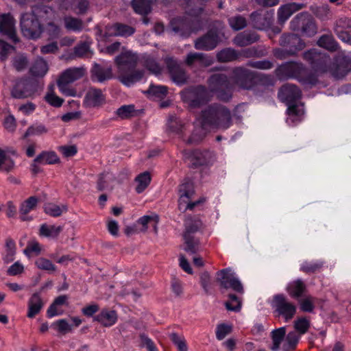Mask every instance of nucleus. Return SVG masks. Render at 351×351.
Instances as JSON below:
<instances>
[{
    "label": "nucleus",
    "instance_id": "nucleus-18",
    "mask_svg": "<svg viewBox=\"0 0 351 351\" xmlns=\"http://www.w3.org/2000/svg\"><path fill=\"white\" fill-rule=\"evenodd\" d=\"M0 33L7 36L14 43L19 40L16 34L15 20L9 13L0 14Z\"/></svg>",
    "mask_w": 351,
    "mask_h": 351
},
{
    "label": "nucleus",
    "instance_id": "nucleus-11",
    "mask_svg": "<svg viewBox=\"0 0 351 351\" xmlns=\"http://www.w3.org/2000/svg\"><path fill=\"white\" fill-rule=\"evenodd\" d=\"M291 29L295 32L311 36L316 34L317 29L312 16L306 12L300 13L295 16L290 23Z\"/></svg>",
    "mask_w": 351,
    "mask_h": 351
},
{
    "label": "nucleus",
    "instance_id": "nucleus-58",
    "mask_svg": "<svg viewBox=\"0 0 351 351\" xmlns=\"http://www.w3.org/2000/svg\"><path fill=\"white\" fill-rule=\"evenodd\" d=\"M206 89L203 86H198L195 89L194 93L197 95V97L192 99L191 101V106L193 107L199 106L202 104L206 101L204 98L206 94Z\"/></svg>",
    "mask_w": 351,
    "mask_h": 351
},
{
    "label": "nucleus",
    "instance_id": "nucleus-28",
    "mask_svg": "<svg viewBox=\"0 0 351 351\" xmlns=\"http://www.w3.org/2000/svg\"><path fill=\"white\" fill-rule=\"evenodd\" d=\"M117 313L114 310L102 309L101 312L94 317V320L100 323L104 327H110L117 321Z\"/></svg>",
    "mask_w": 351,
    "mask_h": 351
},
{
    "label": "nucleus",
    "instance_id": "nucleus-25",
    "mask_svg": "<svg viewBox=\"0 0 351 351\" xmlns=\"http://www.w3.org/2000/svg\"><path fill=\"white\" fill-rule=\"evenodd\" d=\"M172 31L183 37H188L192 32H197L203 27L199 23L197 27L189 26L188 23L181 19H174L171 23Z\"/></svg>",
    "mask_w": 351,
    "mask_h": 351
},
{
    "label": "nucleus",
    "instance_id": "nucleus-17",
    "mask_svg": "<svg viewBox=\"0 0 351 351\" xmlns=\"http://www.w3.org/2000/svg\"><path fill=\"white\" fill-rule=\"evenodd\" d=\"M234 77L236 83L242 88L250 89L254 83L256 73L249 69L237 67L233 71Z\"/></svg>",
    "mask_w": 351,
    "mask_h": 351
},
{
    "label": "nucleus",
    "instance_id": "nucleus-29",
    "mask_svg": "<svg viewBox=\"0 0 351 351\" xmlns=\"http://www.w3.org/2000/svg\"><path fill=\"white\" fill-rule=\"evenodd\" d=\"M38 203V199L35 196H32L23 202L20 206L19 214L22 221H29L32 217L28 215V213L34 210Z\"/></svg>",
    "mask_w": 351,
    "mask_h": 351
},
{
    "label": "nucleus",
    "instance_id": "nucleus-42",
    "mask_svg": "<svg viewBox=\"0 0 351 351\" xmlns=\"http://www.w3.org/2000/svg\"><path fill=\"white\" fill-rule=\"evenodd\" d=\"M35 162L39 164H57L60 162V158L54 152H42L35 158Z\"/></svg>",
    "mask_w": 351,
    "mask_h": 351
},
{
    "label": "nucleus",
    "instance_id": "nucleus-24",
    "mask_svg": "<svg viewBox=\"0 0 351 351\" xmlns=\"http://www.w3.org/2000/svg\"><path fill=\"white\" fill-rule=\"evenodd\" d=\"M333 66V76L342 77L351 71V58L343 55L339 56Z\"/></svg>",
    "mask_w": 351,
    "mask_h": 351
},
{
    "label": "nucleus",
    "instance_id": "nucleus-4",
    "mask_svg": "<svg viewBox=\"0 0 351 351\" xmlns=\"http://www.w3.org/2000/svg\"><path fill=\"white\" fill-rule=\"evenodd\" d=\"M275 74L279 80L293 78L303 84H313L316 76L302 62H287L278 66Z\"/></svg>",
    "mask_w": 351,
    "mask_h": 351
},
{
    "label": "nucleus",
    "instance_id": "nucleus-19",
    "mask_svg": "<svg viewBox=\"0 0 351 351\" xmlns=\"http://www.w3.org/2000/svg\"><path fill=\"white\" fill-rule=\"evenodd\" d=\"M137 61L138 57L136 54L130 51H123L115 58L118 73L124 72L128 69H134L136 66Z\"/></svg>",
    "mask_w": 351,
    "mask_h": 351
},
{
    "label": "nucleus",
    "instance_id": "nucleus-35",
    "mask_svg": "<svg viewBox=\"0 0 351 351\" xmlns=\"http://www.w3.org/2000/svg\"><path fill=\"white\" fill-rule=\"evenodd\" d=\"M43 306V302L38 293H34L28 302V312L27 316L29 318L34 317L39 313Z\"/></svg>",
    "mask_w": 351,
    "mask_h": 351
},
{
    "label": "nucleus",
    "instance_id": "nucleus-56",
    "mask_svg": "<svg viewBox=\"0 0 351 351\" xmlns=\"http://www.w3.org/2000/svg\"><path fill=\"white\" fill-rule=\"evenodd\" d=\"M170 339L173 344L177 347L178 351H188L186 339L182 336H179L177 333H171Z\"/></svg>",
    "mask_w": 351,
    "mask_h": 351
},
{
    "label": "nucleus",
    "instance_id": "nucleus-16",
    "mask_svg": "<svg viewBox=\"0 0 351 351\" xmlns=\"http://www.w3.org/2000/svg\"><path fill=\"white\" fill-rule=\"evenodd\" d=\"M220 42L219 33L216 30H210L206 34L194 41V47L197 50L210 51L214 49Z\"/></svg>",
    "mask_w": 351,
    "mask_h": 351
},
{
    "label": "nucleus",
    "instance_id": "nucleus-3",
    "mask_svg": "<svg viewBox=\"0 0 351 351\" xmlns=\"http://www.w3.org/2000/svg\"><path fill=\"white\" fill-rule=\"evenodd\" d=\"M301 97V91L299 88L291 84L282 86L278 92L279 99L288 106L287 113L289 117L287 122L289 125L295 124L301 120L304 110L302 106L291 104Z\"/></svg>",
    "mask_w": 351,
    "mask_h": 351
},
{
    "label": "nucleus",
    "instance_id": "nucleus-52",
    "mask_svg": "<svg viewBox=\"0 0 351 351\" xmlns=\"http://www.w3.org/2000/svg\"><path fill=\"white\" fill-rule=\"evenodd\" d=\"M65 27L71 31H80L83 28V22L82 20L73 18L66 17L64 19Z\"/></svg>",
    "mask_w": 351,
    "mask_h": 351
},
{
    "label": "nucleus",
    "instance_id": "nucleus-41",
    "mask_svg": "<svg viewBox=\"0 0 351 351\" xmlns=\"http://www.w3.org/2000/svg\"><path fill=\"white\" fill-rule=\"evenodd\" d=\"M295 3H290L280 8L278 12V21L280 23H283L295 11L300 9Z\"/></svg>",
    "mask_w": 351,
    "mask_h": 351
},
{
    "label": "nucleus",
    "instance_id": "nucleus-48",
    "mask_svg": "<svg viewBox=\"0 0 351 351\" xmlns=\"http://www.w3.org/2000/svg\"><path fill=\"white\" fill-rule=\"evenodd\" d=\"M286 334L285 327H281L280 328L274 330L271 333V337L273 341V345L271 347V350L277 351L280 348V345L283 340Z\"/></svg>",
    "mask_w": 351,
    "mask_h": 351
},
{
    "label": "nucleus",
    "instance_id": "nucleus-60",
    "mask_svg": "<svg viewBox=\"0 0 351 351\" xmlns=\"http://www.w3.org/2000/svg\"><path fill=\"white\" fill-rule=\"evenodd\" d=\"M53 326L62 334H66L73 330V326L69 324L65 319L56 321L53 324Z\"/></svg>",
    "mask_w": 351,
    "mask_h": 351
},
{
    "label": "nucleus",
    "instance_id": "nucleus-50",
    "mask_svg": "<svg viewBox=\"0 0 351 351\" xmlns=\"http://www.w3.org/2000/svg\"><path fill=\"white\" fill-rule=\"evenodd\" d=\"M35 265L39 269L47 271L49 273L55 272L57 270V267L52 261L44 257L37 258L35 261Z\"/></svg>",
    "mask_w": 351,
    "mask_h": 351
},
{
    "label": "nucleus",
    "instance_id": "nucleus-21",
    "mask_svg": "<svg viewBox=\"0 0 351 351\" xmlns=\"http://www.w3.org/2000/svg\"><path fill=\"white\" fill-rule=\"evenodd\" d=\"M335 32L339 39L351 44V19L341 18L337 21Z\"/></svg>",
    "mask_w": 351,
    "mask_h": 351
},
{
    "label": "nucleus",
    "instance_id": "nucleus-32",
    "mask_svg": "<svg viewBox=\"0 0 351 351\" xmlns=\"http://www.w3.org/2000/svg\"><path fill=\"white\" fill-rule=\"evenodd\" d=\"M115 176L110 172L100 173L97 182V188L99 191H112L115 184Z\"/></svg>",
    "mask_w": 351,
    "mask_h": 351
},
{
    "label": "nucleus",
    "instance_id": "nucleus-55",
    "mask_svg": "<svg viewBox=\"0 0 351 351\" xmlns=\"http://www.w3.org/2000/svg\"><path fill=\"white\" fill-rule=\"evenodd\" d=\"M117 114L121 119H128L136 114L133 105L122 106L117 110Z\"/></svg>",
    "mask_w": 351,
    "mask_h": 351
},
{
    "label": "nucleus",
    "instance_id": "nucleus-63",
    "mask_svg": "<svg viewBox=\"0 0 351 351\" xmlns=\"http://www.w3.org/2000/svg\"><path fill=\"white\" fill-rule=\"evenodd\" d=\"M47 132L46 127L41 124H36L30 126L25 133V137L29 136H39Z\"/></svg>",
    "mask_w": 351,
    "mask_h": 351
},
{
    "label": "nucleus",
    "instance_id": "nucleus-36",
    "mask_svg": "<svg viewBox=\"0 0 351 351\" xmlns=\"http://www.w3.org/2000/svg\"><path fill=\"white\" fill-rule=\"evenodd\" d=\"M258 40V36L255 33L243 32L237 34L233 40L234 45L239 47L250 45Z\"/></svg>",
    "mask_w": 351,
    "mask_h": 351
},
{
    "label": "nucleus",
    "instance_id": "nucleus-34",
    "mask_svg": "<svg viewBox=\"0 0 351 351\" xmlns=\"http://www.w3.org/2000/svg\"><path fill=\"white\" fill-rule=\"evenodd\" d=\"M287 291L291 298H299L304 296V293L306 291V287L302 280L298 279L292 281L288 285Z\"/></svg>",
    "mask_w": 351,
    "mask_h": 351
},
{
    "label": "nucleus",
    "instance_id": "nucleus-64",
    "mask_svg": "<svg viewBox=\"0 0 351 351\" xmlns=\"http://www.w3.org/2000/svg\"><path fill=\"white\" fill-rule=\"evenodd\" d=\"M274 56L279 60H285L290 56H295V49H289L287 47L285 49H275L273 51Z\"/></svg>",
    "mask_w": 351,
    "mask_h": 351
},
{
    "label": "nucleus",
    "instance_id": "nucleus-9",
    "mask_svg": "<svg viewBox=\"0 0 351 351\" xmlns=\"http://www.w3.org/2000/svg\"><path fill=\"white\" fill-rule=\"evenodd\" d=\"M208 83L210 90L215 93L220 100L226 101L231 98V85L225 74L217 73L211 75Z\"/></svg>",
    "mask_w": 351,
    "mask_h": 351
},
{
    "label": "nucleus",
    "instance_id": "nucleus-39",
    "mask_svg": "<svg viewBox=\"0 0 351 351\" xmlns=\"http://www.w3.org/2000/svg\"><path fill=\"white\" fill-rule=\"evenodd\" d=\"M207 129V127H204L202 124H199V122L197 121L195 129L191 136L187 139L186 143L193 145L201 142L206 136Z\"/></svg>",
    "mask_w": 351,
    "mask_h": 351
},
{
    "label": "nucleus",
    "instance_id": "nucleus-44",
    "mask_svg": "<svg viewBox=\"0 0 351 351\" xmlns=\"http://www.w3.org/2000/svg\"><path fill=\"white\" fill-rule=\"evenodd\" d=\"M154 0H133L132 2L134 10L140 14H147L151 11V5Z\"/></svg>",
    "mask_w": 351,
    "mask_h": 351
},
{
    "label": "nucleus",
    "instance_id": "nucleus-54",
    "mask_svg": "<svg viewBox=\"0 0 351 351\" xmlns=\"http://www.w3.org/2000/svg\"><path fill=\"white\" fill-rule=\"evenodd\" d=\"M42 251L41 245L36 241H30L27 243V247L23 250V253L27 256L39 255Z\"/></svg>",
    "mask_w": 351,
    "mask_h": 351
},
{
    "label": "nucleus",
    "instance_id": "nucleus-7",
    "mask_svg": "<svg viewBox=\"0 0 351 351\" xmlns=\"http://www.w3.org/2000/svg\"><path fill=\"white\" fill-rule=\"evenodd\" d=\"M86 73L83 67H73L65 70L59 77L57 85L60 91L66 96L75 97L76 90L69 85L81 79Z\"/></svg>",
    "mask_w": 351,
    "mask_h": 351
},
{
    "label": "nucleus",
    "instance_id": "nucleus-33",
    "mask_svg": "<svg viewBox=\"0 0 351 351\" xmlns=\"http://www.w3.org/2000/svg\"><path fill=\"white\" fill-rule=\"evenodd\" d=\"M91 77L93 80L103 82L112 78V69L110 67L103 68L99 64H95L91 70Z\"/></svg>",
    "mask_w": 351,
    "mask_h": 351
},
{
    "label": "nucleus",
    "instance_id": "nucleus-15",
    "mask_svg": "<svg viewBox=\"0 0 351 351\" xmlns=\"http://www.w3.org/2000/svg\"><path fill=\"white\" fill-rule=\"evenodd\" d=\"M185 159L193 167L207 165L212 162L213 154L208 150L184 151Z\"/></svg>",
    "mask_w": 351,
    "mask_h": 351
},
{
    "label": "nucleus",
    "instance_id": "nucleus-53",
    "mask_svg": "<svg viewBox=\"0 0 351 351\" xmlns=\"http://www.w3.org/2000/svg\"><path fill=\"white\" fill-rule=\"evenodd\" d=\"M228 23L230 27L236 31L243 29L247 25L245 18L240 15H237L229 18Z\"/></svg>",
    "mask_w": 351,
    "mask_h": 351
},
{
    "label": "nucleus",
    "instance_id": "nucleus-30",
    "mask_svg": "<svg viewBox=\"0 0 351 351\" xmlns=\"http://www.w3.org/2000/svg\"><path fill=\"white\" fill-rule=\"evenodd\" d=\"M158 221L159 218L156 215H144L138 219L136 224L141 226V228L138 229L140 232H146L149 226H152L154 233L156 234H158Z\"/></svg>",
    "mask_w": 351,
    "mask_h": 351
},
{
    "label": "nucleus",
    "instance_id": "nucleus-1",
    "mask_svg": "<svg viewBox=\"0 0 351 351\" xmlns=\"http://www.w3.org/2000/svg\"><path fill=\"white\" fill-rule=\"evenodd\" d=\"M51 8L46 5H37L32 8L31 12L21 15L20 25L23 35L29 39H37L44 31L40 20L47 17Z\"/></svg>",
    "mask_w": 351,
    "mask_h": 351
},
{
    "label": "nucleus",
    "instance_id": "nucleus-27",
    "mask_svg": "<svg viewBox=\"0 0 351 351\" xmlns=\"http://www.w3.org/2000/svg\"><path fill=\"white\" fill-rule=\"evenodd\" d=\"M144 75L143 70L128 69L124 72L119 73L120 82L127 86H130L140 81Z\"/></svg>",
    "mask_w": 351,
    "mask_h": 351
},
{
    "label": "nucleus",
    "instance_id": "nucleus-10",
    "mask_svg": "<svg viewBox=\"0 0 351 351\" xmlns=\"http://www.w3.org/2000/svg\"><path fill=\"white\" fill-rule=\"evenodd\" d=\"M178 194V209L182 213H185L188 210H193L202 202L201 200L191 201L195 190L193 183L189 180H184L179 186Z\"/></svg>",
    "mask_w": 351,
    "mask_h": 351
},
{
    "label": "nucleus",
    "instance_id": "nucleus-49",
    "mask_svg": "<svg viewBox=\"0 0 351 351\" xmlns=\"http://www.w3.org/2000/svg\"><path fill=\"white\" fill-rule=\"evenodd\" d=\"M250 17L254 26L257 29H262L270 24L269 19L258 12L252 13Z\"/></svg>",
    "mask_w": 351,
    "mask_h": 351
},
{
    "label": "nucleus",
    "instance_id": "nucleus-20",
    "mask_svg": "<svg viewBox=\"0 0 351 351\" xmlns=\"http://www.w3.org/2000/svg\"><path fill=\"white\" fill-rule=\"evenodd\" d=\"M106 98L100 89L90 88L86 92L84 105L88 108H99L105 104Z\"/></svg>",
    "mask_w": 351,
    "mask_h": 351
},
{
    "label": "nucleus",
    "instance_id": "nucleus-51",
    "mask_svg": "<svg viewBox=\"0 0 351 351\" xmlns=\"http://www.w3.org/2000/svg\"><path fill=\"white\" fill-rule=\"evenodd\" d=\"M315 298L308 295L298 301L300 310L303 312L311 313L315 308Z\"/></svg>",
    "mask_w": 351,
    "mask_h": 351
},
{
    "label": "nucleus",
    "instance_id": "nucleus-40",
    "mask_svg": "<svg viewBox=\"0 0 351 351\" xmlns=\"http://www.w3.org/2000/svg\"><path fill=\"white\" fill-rule=\"evenodd\" d=\"M217 59L220 62H228L240 58L239 51L232 48H226L217 53Z\"/></svg>",
    "mask_w": 351,
    "mask_h": 351
},
{
    "label": "nucleus",
    "instance_id": "nucleus-38",
    "mask_svg": "<svg viewBox=\"0 0 351 351\" xmlns=\"http://www.w3.org/2000/svg\"><path fill=\"white\" fill-rule=\"evenodd\" d=\"M152 176L149 171H144L138 174L134 179L136 184L135 191L137 193H143L149 185Z\"/></svg>",
    "mask_w": 351,
    "mask_h": 351
},
{
    "label": "nucleus",
    "instance_id": "nucleus-5",
    "mask_svg": "<svg viewBox=\"0 0 351 351\" xmlns=\"http://www.w3.org/2000/svg\"><path fill=\"white\" fill-rule=\"evenodd\" d=\"M44 87V81L34 77H23L16 80L11 95L16 99H24L34 96Z\"/></svg>",
    "mask_w": 351,
    "mask_h": 351
},
{
    "label": "nucleus",
    "instance_id": "nucleus-46",
    "mask_svg": "<svg viewBox=\"0 0 351 351\" xmlns=\"http://www.w3.org/2000/svg\"><path fill=\"white\" fill-rule=\"evenodd\" d=\"M14 167V160L0 148V171L8 173L13 170Z\"/></svg>",
    "mask_w": 351,
    "mask_h": 351
},
{
    "label": "nucleus",
    "instance_id": "nucleus-8",
    "mask_svg": "<svg viewBox=\"0 0 351 351\" xmlns=\"http://www.w3.org/2000/svg\"><path fill=\"white\" fill-rule=\"evenodd\" d=\"M303 58L308 62L313 69L320 73L330 72L333 75L334 62L324 53L315 49H310L303 53Z\"/></svg>",
    "mask_w": 351,
    "mask_h": 351
},
{
    "label": "nucleus",
    "instance_id": "nucleus-12",
    "mask_svg": "<svg viewBox=\"0 0 351 351\" xmlns=\"http://www.w3.org/2000/svg\"><path fill=\"white\" fill-rule=\"evenodd\" d=\"M271 305L278 315L282 316L286 322L293 319L296 313V306L283 294L275 295Z\"/></svg>",
    "mask_w": 351,
    "mask_h": 351
},
{
    "label": "nucleus",
    "instance_id": "nucleus-57",
    "mask_svg": "<svg viewBox=\"0 0 351 351\" xmlns=\"http://www.w3.org/2000/svg\"><path fill=\"white\" fill-rule=\"evenodd\" d=\"M28 64L27 57L23 54L16 56L12 60V65L18 71L24 70Z\"/></svg>",
    "mask_w": 351,
    "mask_h": 351
},
{
    "label": "nucleus",
    "instance_id": "nucleus-47",
    "mask_svg": "<svg viewBox=\"0 0 351 351\" xmlns=\"http://www.w3.org/2000/svg\"><path fill=\"white\" fill-rule=\"evenodd\" d=\"M319 46L331 51H335L338 49V44L331 35H323L317 41Z\"/></svg>",
    "mask_w": 351,
    "mask_h": 351
},
{
    "label": "nucleus",
    "instance_id": "nucleus-62",
    "mask_svg": "<svg viewBox=\"0 0 351 351\" xmlns=\"http://www.w3.org/2000/svg\"><path fill=\"white\" fill-rule=\"evenodd\" d=\"M15 47L9 45L5 41L0 39V60L4 62L7 60L12 51H14Z\"/></svg>",
    "mask_w": 351,
    "mask_h": 351
},
{
    "label": "nucleus",
    "instance_id": "nucleus-2",
    "mask_svg": "<svg viewBox=\"0 0 351 351\" xmlns=\"http://www.w3.org/2000/svg\"><path fill=\"white\" fill-rule=\"evenodd\" d=\"M197 121L208 128L227 129L232 123L230 111L220 104L210 105L202 110Z\"/></svg>",
    "mask_w": 351,
    "mask_h": 351
},
{
    "label": "nucleus",
    "instance_id": "nucleus-26",
    "mask_svg": "<svg viewBox=\"0 0 351 351\" xmlns=\"http://www.w3.org/2000/svg\"><path fill=\"white\" fill-rule=\"evenodd\" d=\"M135 32L134 27L128 25L121 23H115L110 26L106 27L105 37L109 36H130Z\"/></svg>",
    "mask_w": 351,
    "mask_h": 351
},
{
    "label": "nucleus",
    "instance_id": "nucleus-22",
    "mask_svg": "<svg viewBox=\"0 0 351 351\" xmlns=\"http://www.w3.org/2000/svg\"><path fill=\"white\" fill-rule=\"evenodd\" d=\"M184 62L189 66H192L194 64L197 63L201 66L207 67L213 64L214 59L206 53L190 52L186 55Z\"/></svg>",
    "mask_w": 351,
    "mask_h": 351
},
{
    "label": "nucleus",
    "instance_id": "nucleus-37",
    "mask_svg": "<svg viewBox=\"0 0 351 351\" xmlns=\"http://www.w3.org/2000/svg\"><path fill=\"white\" fill-rule=\"evenodd\" d=\"M62 226L48 225L43 223L40 226L39 235L43 237L56 239L62 231Z\"/></svg>",
    "mask_w": 351,
    "mask_h": 351
},
{
    "label": "nucleus",
    "instance_id": "nucleus-14",
    "mask_svg": "<svg viewBox=\"0 0 351 351\" xmlns=\"http://www.w3.org/2000/svg\"><path fill=\"white\" fill-rule=\"evenodd\" d=\"M230 269H224L217 272V281L224 289H232L240 293H243V287L240 280L230 274Z\"/></svg>",
    "mask_w": 351,
    "mask_h": 351
},
{
    "label": "nucleus",
    "instance_id": "nucleus-23",
    "mask_svg": "<svg viewBox=\"0 0 351 351\" xmlns=\"http://www.w3.org/2000/svg\"><path fill=\"white\" fill-rule=\"evenodd\" d=\"M280 45L289 49H295V55L305 47L304 42L296 34H283L280 39Z\"/></svg>",
    "mask_w": 351,
    "mask_h": 351
},
{
    "label": "nucleus",
    "instance_id": "nucleus-61",
    "mask_svg": "<svg viewBox=\"0 0 351 351\" xmlns=\"http://www.w3.org/2000/svg\"><path fill=\"white\" fill-rule=\"evenodd\" d=\"M299 340V336L295 332H289L286 337V343L283 345V350L289 351L293 349Z\"/></svg>",
    "mask_w": 351,
    "mask_h": 351
},
{
    "label": "nucleus",
    "instance_id": "nucleus-13",
    "mask_svg": "<svg viewBox=\"0 0 351 351\" xmlns=\"http://www.w3.org/2000/svg\"><path fill=\"white\" fill-rule=\"evenodd\" d=\"M168 72L171 80L178 85H182L187 82L188 75L185 69L181 66L176 59L171 56L164 58Z\"/></svg>",
    "mask_w": 351,
    "mask_h": 351
},
{
    "label": "nucleus",
    "instance_id": "nucleus-43",
    "mask_svg": "<svg viewBox=\"0 0 351 351\" xmlns=\"http://www.w3.org/2000/svg\"><path fill=\"white\" fill-rule=\"evenodd\" d=\"M68 296L66 295L57 297L48 308L47 316L52 317L56 315H61L62 312L58 310V306L66 304Z\"/></svg>",
    "mask_w": 351,
    "mask_h": 351
},
{
    "label": "nucleus",
    "instance_id": "nucleus-31",
    "mask_svg": "<svg viewBox=\"0 0 351 351\" xmlns=\"http://www.w3.org/2000/svg\"><path fill=\"white\" fill-rule=\"evenodd\" d=\"M49 70L47 62L43 58H38L32 64L29 73L35 79L43 80Z\"/></svg>",
    "mask_w": 351,
    "mask_h": 351
},
{
    "label": "nucleus",
    "instance_id": "nucleus-6",
    "mask_svg": "<svg viewBox=\"0 0 351 351\" xmlns=\"http://www.w3.org/2000/svg\"><path fill=\"white\" fill-rule=\"evenodd\" d=\"M185 231L183 233L184 251L190 254H195L200 250V242L194 234L201 226V221L197 219L187 217L184 221Z\"/></svg>",
    "mask_w": 351,
    "mask_h": 351
},
{
    "label": "nucleus",
    "instance_id": "nucleus-45",
    "mask_svg": "<svg viewBox=\"0 0 351 351\" xmlns=\"http://www.w3.org/2000/svg\"><path fill=\"white\" fill-rule=\"evenodd\" d=\"M68 210L67 206H58L53 203H48L45 205L44 210L47 215L53 217H60L63 213Z\"/></svg>",
    "mask_w": 351,
    "mask_h": 351
},
{
    "label": "nucleus",
    "instance_id": "nucleus-59",
    "mask_svg": "<svg viewBox=\"0 0 351 351\" xmlns=\"http://www.w3.org/2000/svg\"><path fill=\"white\" fill-rule=\"evenodd\" d=\"M310 327V321L304 317H299L294 322V328L300 334H304Z\"/></svg>",
    "mask_w": 351,
    "mask_h": 351
}]
</instances>
